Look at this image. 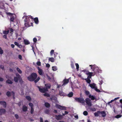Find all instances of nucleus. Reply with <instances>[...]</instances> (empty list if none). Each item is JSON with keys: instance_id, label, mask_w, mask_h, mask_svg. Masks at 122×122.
I'll use <instances>...</instances> for the list:
<instances>
[{"instance_id": "obj_57", "label": "nucleus", "mask_w": 122, "mask_h": 122, "mask_svg": "<svg viewBox=\"0 0 122 122\" xmlns=\"http://www.w3.org/2000/svg\"><path fill=\"white\" fill-rule=\"evenodd\" d=\"M74 117L76 119H77L78 118V115H76Z\"/></svg>"}, {"instance_id": "obj_58", "label": "nucleus", "mask_w": 122, "mask_h": 122, "mask_svg": "<svg viewBox=\"0 0 122 122\" xmlns=\"http://www.w3.org/2000/svg\"><path fill=\"white\" fill-rule=\"evenodd\" d=\"M19 58L20 60L22 59V56L21 55H19Z\"/></svg>"}, {"instance_id": "obj_51", "label": "nucleus", "mask_w": 122, "mask_h": 122, "mask_svg": "<svg viewBox=\"0 0 122 122\" xmlns=\"http://www.w3.org/2000/svg\"><path fill=\"white\" fill-rule=\"evenodd\" d=\"M50 65L49 64H46V66L47 67H50Z\"/></svg>"}, {"instance_id": "obj_62", "label": "nucleus", "mask_w": 122, "mask_h": 122, "mask_svg": "<svg viewBox=\"0 0 122 122\" xmlns=\"http://www.w3.org/2000/svg\"><path fill=\"white\" fill-rule=\"evenodd\" d=\"M11 46L12 48H13L15 46V45L14 44H12L11 45Z\"/></svg>"}, {"instance_id": "obj_29", "label": "nucleus", "mask_w": 122, "mask_h": 122, "mask_svg": "<svg viewBox=\"0 0 122 122\" xmlns=\"http://www.w3.org/2000/svg\"><path fill=\"white\" fill-rule=\"evenodd\" d=\"M73 95V93L72 92H70L68 95V96L69 97H71Z\"/></svg>"}, {"instance_id": "obj_59", "label": "nucleus", "mask_w": 122, "mask_h": 122, "mask_svg": "<svg viewBox=\"0 0 122 122\" xmlns=\"http://www.w3.org/2000/svg\"><path fill=\"white\" fill-rule=\"evenodd\" d=\"M40 122H43V119L42 117H40Z\"/></svg>"}, {"instance_id": "obj_31", "label": "nucleus", "mask_w": 122, "mask_h": 122, "mask_svg": "<svg viewBox=\"0 0 122 122\" xmlns=\"http://www.w3.org/2000/svg\"><path fill=\"white\" fill-rule=\"evenodd\" d=\"M45 106L47 107H49L50 106V104L46 102L45 104Z\"/></svg>"}, {"instance_id": "obj_9", "label": "nucleus", "mask_w": 122, "mask_h": 122, "mask_svg": "<svg viewBox=\"0 0 122 122\" xmlns=\"http://www.w3.org/2000/svg\"><path fill=\"white\" fill-rule=\"evenodd\" d=\"M56 108L61 109L65 110L66 109V108L65 107L63 106L58 104H56Z\"/></svg>"}, {"instance_id": "obj_40", "label": "nucleus", "mask_w": 122, "mask_h": 122, "mask_svg": "<svg viewBox=\"0 0 122 122\" xmlns=\"http://www.w3.org/2000/svg\"><path fill=\"white\" fill-rule=\"evenodd\" d=\"M122 116V115H118L116 116L115 117L117 118H118L121 117Z\"/></svg>"}, {"instance_id": "obj_5", "label": "nucleus", "mask_w": 122, "mask_h": 122, "mask_svg": "<svg viewBox=\"0 0 122 122\" xmlns=\"http://www.w3.org/2000/svg\"><path fill=\"white\" fill-rule=\"evenodd\" d=\"M75 99L76 101L82 103H83L85 102V101L83 98H75Z\"/></svg>"}, {"instance_id": "obj_41", "label": "nucleus", "mask_w": 122, "mask_h": 122, "mask_svg": "<svg viewBox=\"0 0 122 122\" xmlns=\"http://www.w3.org/2000/svg\"><path fill=\"white\" fill-rule=\"evenodd\" d=\"M44 95L45 96H46L47 97H49V95L48 93H45L44 94Z\"/></svg>"}, {"instance_id": "obj_30", "label": "nucleus", "mask_w": 122, "mask_h": 122, "mask_svg": "<svg viewBox=\"0 0 122 122\" xmlns=\"http://www.w3.org/2000/svg\"><path fill=\"white\" fill-rule=\"evenodd\" d=\"M16 70L20 74H21L22 73V71L19 68L17 67L16 68Z\"/></svg>"}, {"instance_id": "obj_2", "label": "nucleus", "mask_w": 122, "mask_h": 122, "mask_svg": "<svg viewBox=\"0 0 122 122\" xmlns=\"http://www.w3.org/2000/svg\"><path fill=\"white\" fill-rule=\"evenodd\" d=\"M45 86L46 87V88H41V87L38 86V87L39 89V91L42 93H45V92L48 91V89L50 88L51 87V85L50 84H48L45 85Z\"/></svg>"}, {"instance_id": "obj_11", "label": "nucleus", "mask_w": 122, "mask_h": 122, "mask_svg": "<svg viewBox=\"0 0 122 122\" xmlns=\"http://www.w3.org/2000/svg\"><path fill=\"white\" fill-rule=\"evenodd\" d=\"M69 79H65L63 81V84L62 85V86H64L66 85L69 82Z\"/></svg>"}, {"instance_id": "obj_52", "label": "nucleus", "mask_w": 122, "mask_h": 122, "mask_svg": "<svg viewBox=\"0 0 122 122\" xmlns=\"http://www.w3.org/2000/svg\"><path fill=\"white\" fill-rule=\"evenodd\" d=\"M0 67L2 69H3L4 68V67L3 66L1 65L0 66Z\"/></svg>"}, {"instance_id": "obj_43", "label": "nucleus", "mask_w": 122, "mask_h": 122, "mask_svg": "<svg viewBox=\"0 0 122 122\" xmlns=\"http://www.w3.org/2000/svg\"><path fill=\"white\" fill-rule=\"evenodd\" d=\"M37 65L38 66H40L41 65V62L40 61H38L36 63Z\"/></svg>"}, {"instance_id": "obj_55", "label": "nucleus", "mask_w": 122, "mask_h": 122, "mask_svg": "<svg viewBox=\"0 0 122 122\" xmlns=\"http://www.w3.org/2000/svg\"><path fill=\"white\" fill-rule=\"evenodd\" d=\"M57 88H59L61 86L60 85L57 84Z\"/></svg>"}, {"instance_id": "obj_4", "label": "nucleus", "mask_w": 122, "mask_h": 122, "mask_svg": "<svg viewBox=\"0 0 122 122\" xmlns=\"http://www.w3.org/2000/svg\"><path fill=\"white\" fill-rule=\"evenodd\" d=\"M37 75L35 73H33L32 74V76L33 78V81H34V82L35 83H36L40 79V77H38L36 80H35L36 79L37 77Z\"/></svg>"}, {"instance_id": "obj_56", "label": "nucleus", "mask_w": 122, "mask_h": 122, "mask_svg": "<svg viewBox=\"0 0 122 122\" xmlns=\"http://www.w3.org/2000/svg\"><path fill=\"white\" fill-rule=\"evenodd\" d=\"M3 37L4 38H5L6 39L7 38V36L6 35H4L3 36Z\"/></svg>"}, {"instance_id": "obj_35", "label": "nucleus", "mask_w": 122, "mask_h": 122, "mask_svg": "<svg viewBox=\"0 0 122 122\" xmlns=\"http://www.w3.org/2000/svg\"><path fill=\"white\" fill-rule=\"evenodd\" d=\"M14 20V15L11 16L10 19V20L11 21H13Z\"/></svg>"}, {"instance_id": "obj_18", "label": "nucleus", "mask_w": 122, "mask_h": 122, "mask_svg": "<svg viewBox=\"0 0 122 122\" xmlns=\"http://www.w3.org/2000/svg\"><path fill=\"white\" fill-rule=\"evenodd\" d=\"M5 112L4 109H1L0 110V115H1L4 113Z\"/></svg>"}, {"instance_id": "obj_50", "label": "nucleus", "mask_w": 122, "mask_h": 122, "mask_svg": "<svg viewBox=\"0 0 122 122\" xmlns=\"http://www.w3.org/2000/svg\"><path fill=\"white\" fill-rule=\"evenodd\" d=\"M57 54H58V53H57L55 52V53L54 54V57L55 58L56 57Z\"/></svg>"}, {"instance_id": "obj_14", "label": "nucleus", "mask_w": 122, "mask_h": 122, "mask_svg": "<svg viewBox=\"0 0 122 122\" xmlns=\"http://www.w3.org/2000/svg\"><path fill=\"white\" fill-rule=\"evenodd\" d=\"M0 105H2L4 107H6V102L4 101L0 102Z\"/></svg>"}, {"instance_id": "obj_17", "label": "nucleus", "mask_w": 122, "mask_h": 122, "mask_svg": "<svg viewBox=\"0 0 122 122\" xmlns=\"http://www.w3.org/2000/svg\"><path fill=\"white\" fill-rule=\"evenodd\" d=\"M28 80L30 81H33V79L32 77V74L31 75L28 77Z\"/></svg>"}, {"instance_id": "obj_23", "label": "nucleus", "mask_w": 122, "mask_h": 122, "mask_svg": "<svg viewBox=\"0 0 122 122\" xmlns=\"http://www.w3.org/2000/svg\"><path fill=\"white\" fill-rule=\"evenodd\" d=\"M24 42L25 44L28 45L30 44V42L28 40H24Z\"/></svg>"}, {"instance_id": "obj_26", "label": "nucleus", "mask_w": 122, "mask_h": 122, "mask_svg": "<svg viewBox=\"0 0 122 122\" xmlns=\"http://www.w3.org/2000/svg\"><path fill=\"white\" fill-rule=\"evenodd\" d=\"M27 107L25 106H23V110L24 111H26L27 110Z\"/></svg>"}, {"instance_id": "obj_45", "label": "nucleus", "mask_w": 122, "mask_h": 122, "mask_svg": "<svg viewBox=\"0 0 122 122\" xmlns=\"http://www.w3.org/2000/svg\"><path fill=\"white\" fill-rule=\"evenodd\" d=\"M68 112H67L66 111H65V113L63 114L62 115L63 116H64L65 115L68 114Z\"/></svg>"}, {"instance_id": "obj_8", "label": "nucleus", "mask_w": 122, "mask_h": 122, "mask_svg": "<svg viewBox=\"0 0 122 122\" xmlns=\"http://www.w3.org/2000/svg\"><path fill=\"white\" fill-rule=\"evenodd\" d=\"M85 102L86 104L89 106H92V103L91 100L89 98H87L85 99Z\"/></svg>"}, {"instance_id": "obj_16", "label": "nucleus", "mask_w": 122, "mask_h": 122, "mask_svg": "<svg viewBox=\"0 0 122 122\" xmlns=\"http://www.w3.org/2000/svg\"><path fill=\"white\" fill-rule=\"evenodd\" d=\"M56 117L57 120H60L62 118V116L61 115L56 116Z\"/></svg>"}, {"instance_id": "obj_49", "label": "nucleus", "mask_w": 122, "mask_h": 122, "mask_svg": "<svg viewBox=\"0 0 122 122\" xmlns=\"http://www.w3.org/2000/svg\"><path fill=\"white\" fill-rule=\"evenodd\" d=\"M33 41L34 42H36L37 41V40L36 38H34L33 39Z\"/></svg>"}, {"instance_id": "obj_44", "label": "nucleus", "mask_w": 122, "mask_h": 122, "mask_svg": "<svg viewBox=\"0 0 122 122\" xmlns=\"http://www.w3.org/2000/svg\"><path fill=\"white\" fill-rule=\"evenodd\" d=\"M54 52V50H52L51 52H50V54L51 55H52L53 53Z\"/></svg>"}, {"instance_id": "obj_39", "label": "nucleus", "mask_w": 122, "mask_h": 122, "mask_svg": "<svg viewBox=\"0 0 122 122\" xmlns=\"http://www.w3.org/2000/svg\"><path fill=\"white\" fill-rule=\"evenodd\" d=\"M83 114L85 116H86L88 114V112H87L86 111H84L83 112Z\"/></svg>"}, {"instance_id": "obj_47", "label": "nucleus", "mask_w": 122, "mask_h": 122, "mask_svg": "<svg viewBox=\"0 0 122 122\" xmlns=\"http://www.w3.org/2000/svg\"><path fill=\"white\" fill-rule=\"evenodd\" d=\"M34 111V109L33 108H31V113L32 114L33 112Z\"/></svg>"}, {"instance_id": "obj_21", "label": "nucleus", "mask_w": 122, "mask_h": 122, "mask_svg": "<svg viewBox=\"0 0 122 122\" xmlns=\"http://www.w3.org/2000/svg\"><path fill=\"white\" fill-rule=\"evenodd\" d=\"M34 21L36 24H38L39 22L38 19V18L36 17L34 19Z\"/></svg>"}, {"instance_id": "obj_38", "label": "nucleus", "mask_w": 122, "mask_h": 122, "mask_svg": "<svg viewBox=\"0 0 122 122\" xmlns=\"http://www.w3.org/2000/svg\"><path fill=\"white\" fill-rule=\"evenodd\" d=\"M29 106L30 107H31V108H33V104L31 103H30L29 104Z\"/></svg>"}, {"instance_id": "obj_36", "label": "nucleus", "mask_w": 122, "mask_h": 122, "mask_svg": "<svg viewBox=\"0 0 122 122\" xmlns=\"http://www.w3.org/2000/svg\"><path fill=\"white\" fill-rule=\"evenodd\" d=\"M119 98V97H117L116 98H115L114 100H111L110 102H109L110 103H112L114 101V100H116L117 99H118Z\"/></svg>"}, {"instance_id": "obj_7", "label": "nucleus", "mask_w": 122, "mask_h": 122, "mask_svg": "<svg viewBox=\"0 0 122 122\" xmlns=\"http://www.w3.org/2000/svg\"><path fill=\"white\" fill-rule=\"evenodd\" d=\"M16 77H15L14 78V81L17 82L18 81V80H20L21 79L20 76L18 74H16Z\"/></svg>"}, {"instance_id": "obj_60", "label": "nucleus", "mask_w": 122, "mask_h": 122, "mask_svg": "<svg viewBox=\"0 0 122 122\" xmlns=\"http://www.w3.org/2000/svg\"><path fill=\"white\" fill-rule=\"evenodd\" d=\"M10 30L11 32H13V30L11 28H10Z\"/></svg>"}, {"instance_id": "obj_22", "label": "nucleus", "mask_w": 122, "mask_h": 122, "mask_svg": "<svg viewBox=\"0 0 122 122\" xmlns=\"http://www.w3.org/2000/svg\"><path fill=\"white\" fill-rule=\"evenodd\" d=\"M52 68V70L54 71H56L57 70V68L56 66H53Z\"/></svg>"}, {"instance_id": "obj_33", "label": "nucleus", "mask_w": 122, "mask_h": 122, "mask_svg": "<svg viewBox=\"0 0 122 122\" xmlns=\"http://www.w3.org/2000/svg\"><path fill=\"white\" fill-rule=\"evenodd\" d=\"M75 65L76 67V69L77 71L79 70V65L78 63H76Z\"/></svg>"}, {"instance_id": "obj_54", "label": "nucleus", "mask_w": 122, "mask_h": 122, "mask_svg": "<svg viewBox=\"0 0 122 122\" xmlns=\"http://www.w3.org/2000/svg\"><path fill=\"white\" fill-rule=\"evenodd\" d=\"M14 44L15 45L18 46V43L16 42H15L14 43Z\"/></svg>"}, {"instance_id": "obj_1", "label": "nucleus", "mask_w": 122, "mask_h": 122, "mask_svg": "<svg viewBox=\"0 0 122 122\" xmlns=\"http://www.w3.org/2000/svg\"><path fill=\"white\" fill-rule=\"evenodd\" d=\"M89 66L91 67V69L94 72V73L95 74L96 72H102L101 70L99 69L98 67L95 65H90Z\"/></svg>"}, {"instance_id": "obj_24", "label": "nucleus", "mask_w": 122, "mask_h": 122, "mask_svg": "<svg viewBox=\"0 0 122 122\" xmlns=\"http://www.w3.org/2000/svg\"><path fill=\"white\" fill-rule=\"evenodd\" d=\"M90 78H87L85 79V80L86 81V82L89 84H90L91 82V80Z\"/></svg>"}, {"instance_id": "obj_27", "label": "nucleus", "mask_w": 122, "mask_h": 122, "mask_svg": "<svg viewBox=\"0 0 122 122\" xmlns=\"http://www.w3.org/2000/svg\"><path fill=\"white\" fill-rule=\"evenodd\" d=\"M47 77L48 78L49 80L50 81H51L53 80V77H52L51 78L48 75H47Z\"/></svg>"}, {"instance_id": "obj_25", "label": "nucleus", "mask_w": 122, "mask_h": 122, "mask_svg": "<svg viewBox=\"0 0 122 122\" xmlns=\"http://www.w3.org/2000/svg\"><path fill=\"white\" fill-rule=\"evenodd\" d=\"M48 60L49 61H50L52 62H54L55 60L52 57L49 58Z\"/></svg>"}, {"instance_id": "obj_61", "label": "nucleus", "mask_w": 122, "mask_h": 122, "mask_svg": "<svg viewBox=\"0 0 122 122\" xmlns=\"http://www.w3.org/2000/svg\"><path fill=\"white\" fill-rule=\"evenodd\" d=\"M17 46L19 48H21L22 47V45H21L18 44Z\"/></svg>"}, {"instance_id": "obj_34", "label": "nucleus", "mask_w": 122, "mask_h": 122, "mask_svg": "<svg viewBox=\"0 0 122 122\" xmlns=\"http://www.w3.org/2000/svg\"><path fill=\"white\" fill-rule=\"evenodd\" d=\"M6 82L7 83L10 84H12V82L9 80H7Z\"/></svg>"}, {"instance_id": "obj_20", "label": "nucleus", "mask_w": 122, "mask_h": 122, "mask_svg": "<svg viewBox=\"0 0 122 122\" xmlns=\"http://www.w3.org/2000/svg\"><path fill=\"white\" fill-rule=\"evenodd\" d=\"M12 93L13 94V96H14V93L13 92H12L11 93L10 92H8L6 93V95L7 96L9 97L10 96L11 94Z\"/></svg>"}, {"instance_id": "obj_13", "label": "nucleus", "mask_w": 122, "mask_h": 122, "mask_svg": "<svg viewBox=\"0 0 122 122\" xmlns=\"http://www.w3.org/2000/svg\"><path fill=\"white\" fill-rule=\"evenodd\" d=\"M38 72L39 74L41 75H43V72L42 70L40 69L39 67H38Z\"/></svg>"}, {"instance_id": "obj_53", "label": "nucleus", "mask_w": 122, "mask_h": 122, "mask_svg": "<svg viewBox=\"0 0 122 122\" xmlns=\"http://www.w3.org/2000/svg\"><path fill=\"white\" fill-rule=\"evenodd\" d=\"M89 92L88 91H85V93L86 95H88L89 94Z\"/></svg>"}, {"instance_id": "obj_15", "label": "nucleus", "mask_w": 122, "mask_h": 122, "mask_svg": "<svg viewBox=\"0 0 122 122\" xmlns=\"http://www.w3.org/2000/svg\"><path fill=\"white\" fill-rule=\"evenodd\" d=\"M102 115V116L103 117H105L106 115L105 112L104 111L100 112V114Z\"/></svg>"}, {"instance_id": "obj_64", "label": "nucleus", "mask_w": 122, "mask_h": 122, "mask_svg": "<svg viewBox=\"0 0 122 122\" xmlns=\"http://www.w3.org/2000/svg\"><path fill=\"white\" fill-rule=\"evenodd\" d=\"M71 67H72V68H74V66L73 64H71Z\"/></svg>"}, {"instance_id": "obj_10", "label": "nucleus", "mask_w": 122, "mask_h": 122, "mask_svg": "<svg viewBox=\"0 0 122 122\" xmlns=\"http://www.w3.org/2000/svg\"><path fill=\"white\" fill-rule=\"evenodd\" d=\"M86 74L88 75L87 78H91L92 76H94L95 74L93 72H88L86 73Z\"/></svg>"}, {"instance_id": "obj_48", "label": "nucleus", "mask_w": 122, "mask_h": 122, "mask_svg": "<svg viewBox=\"0 0 122 122\" xmlns=\"http://www.w3.org/2000/svg\"><path fill=\"white\" fill-rule=\"evenodd\" d=\"M51 99H52L53 100H56L57 99V98L54 96H53L52 97Z\"/></svg>"}, {"instance_id": "obj_46", "label": "nucleus", "mask_w": 122, "mask_h": 122, "mask_svg": "<svg viewBox=\"0 0 122 122\" xmlns=\"http://www.w3.org/2000/svg\"><path fill=\"white\" fill-rule=\"evenodd\" d=\"M15 118L16 119H18L19 118V116L17 114H15Z\"/></svg>"}, {"instance_id": "obj_32", "label": "nucleus", "mask_w": 122, "mask_h": 122, "mask_svg": "<svg viewBox=\"0 0 122 122\" xmlns=\"http://www.w3.org/2000/svg\"><path fill=\"white\" fill-rule=\"evenodd\" d=\"M9 32V30L7 31H3V33L4 34L6 35L8 34Z\"/></svg>"}, {"instance_id": "obj_6", "label": "nucleus", "mask_w": 122, "mask_h": 122, "mask_svg": "<svg viewBox=\"0 0 122 122\" xmlns=\"http://www.w3.org/2000/svg\"><path fill=\"white\" fill-rule=\"evenodd\" d=\"M92 88L94 89L97 92H100V91L97 88L96 85L94 83L90 84L89 85Z\"/></svg>"}, {"instance_id": "obj_3", "label": "nucleus", "mask_w": 122, "mask_h": 122, "mask_svg": "<svg viewBox=\"0 0 122 122\" xmlns=\"http://www.w3.org/2000/svg\"><path fill=\"white\" fill-rule=\"evenodd\" d=\"M30 18L31 19H33L32 16H26L25 19V25L26 27H28L29 25L28 24V22L29 20V18Z\"/></svg>"}, {"instance_id": "obj_19", "label": "nucleus", "mask_w": 122, "mask_h": 122, "mask_svg": "<svg viewBox=\"0 0 122 122\" xmlns=\"http://www.w3.org/2000/svg\"><path fill=\"white\" fill-rule=\"evenodd\" d=\"M94 114L96 117L99 116L100 114V111H98L97 112L94 113Z\"/></svg>"}, {"instance_id": "obj_28", "label": "nucleus", "mask_w": 122, "mask_h": 122, "mask_svg": "<svg viewBox=\"0 0 122 122\" xmlns=\"http://www.w3.org/2000/svg\"><path fill=\"white\" fill-rule=\"evenodd\" d=\"M59 94L61 96H64L65 95L64 93L62 91H60Z\"/></svg>"}, {"instance_id": "obj_63", "label": "nucleus", "mask_w": 122, "mask_h": 122, "mask_svg": "<svg viewBox=\"0 0 122 122\" xmlns=\"http://www.w3.org/2000/svg\"><path fill=\"white\" fill-rule=\"evenodd\" d=\"M8 15H12V14L11 13H6Z\"/></svg>"}, {"instance_id": "obj_42", "label": "nucleus", "mask_w": 122, "mask_h": 122, "mask_svg": "<svg viewBox=\"0 0 122 122\" xmlns=\"http://www.w3.org/2000/svg\"><path fill=\"white\" fill-rule=\"evenodd\" d=\"M3 53V51L1 49V48L0 47V54H2Z\"/></svg>"}, {"instance_id": "obj_37", "label": "nucleus", "mask_w": 122, "mask_h": 122, "mask_svg": "<svg viewBox=\"0 0 122 122\" xmlns=\"http://www.w3.org/2000/svg\"><path fill=\"white\" fill-rule=\"evenodd\" d=\"M26 98L28 100L30 101L31 100V98L29 96H27L26 97Z\"/></svg>"}, {"instance_id": "obj_12", "label": "nucleus", "mask_w": 122, "mask_h": 122, "mask_svg": "<svg viewBox=\"0 0 122 122\" xmlns=\"http://www.w3.org/2000/svg\"><path fill=\"white\" fill-rule=\"evenodd\" d=\"M89 97L91 98V100H97L95 96L91 95H89Z\"/></svg>"}]
</instances>
